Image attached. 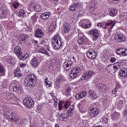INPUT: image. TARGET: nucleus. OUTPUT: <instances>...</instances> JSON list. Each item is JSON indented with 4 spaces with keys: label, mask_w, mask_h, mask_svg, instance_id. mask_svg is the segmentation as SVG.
Segmentation results:
<instances>
[{
    "label": "nucleus",
    "mask_w": 127,
    "mask_h": 127,
    "mask_svg": "<svg viewBox=\"0 0 127 127\" xmlns=\"http://www.w3.org/2000/svg\"><path fill=\"white\" fill-rule=\"evenodd\" d=\"M121 67H122V64L120 63H116L113 64L107 65L105 69L107 72L112 74V73H115V71H118Z\"/></svg>",
    "instance_id": "f257e3e1"
},
{
    "label": "nucleus",
    "mask_w": 127,
    "mask_h": 127,
    "mask_svg": "<svg viewBox=\"0 0 127 127\" xmlns=\"http://www.w3.org/2000/svg\"><path fill=\"white\" fill-rule=\"evenodd\" d=\"M52 46L54 49H59V48H61V47H62L61 38L58 34H56L54 39L52 40Z\"/></svg>",
    "instance_id": "f03ea898"
},
{
    "label": "nucleus",
    "mask_w": 127,
    "mask_h": 127,
    "mask_svg": "<svg viewBox=\"0 0 127 127\" xmlns=\"http://www.w3.org/2000/svg\"><path fill=\"white\" fill-rule=\"evenodd\" d=\"M81 71H82V69L78 66L73 67L71 70L69 74L71 79H75V78L81 73Z\"/></svg>",
    "instance_id": "7ed1b4c3"
},
{
    "label": "nucleus",
    "mask_w": 127,
    "mask_h": 127,
    "mask_svg": "<svg viewBox=\"0 0 127 127\" xmlns=\"http://www.w3.org/2000/svg\"><path fill=\"white\" fill-rule=\"evenodd\" d=\"M23 103L29 109H31L34 107V101L31 97H27L23 100Z\"/></svg>",
    "instance_id": "20e7f679"
},
{
    "label": "nucleus",
    "mask_w": 127,
    "mask_h": 127,
    "mask_svg": "<svg viewBox=\"0 0 127 127\" xmlns=\"http://www.w3.org/2000/svg\"><path fill=\"white\" fill-rule=\"evenodd\" d=\"M86 55L89 59L94 60V59H96L97 58V56H98V53L95 52L93 49H90L87 51Z\"/></svg>",
    "instance_id": "39448f33"
},
{
    "label": "nucleus",
    "mask_w": 127,
    "mask_h": 127,
    "mask_svg": "<svg viewBox=\"0 0 127 127\" xmlns=\"http://www.w3.org/2000/svg\"><path fill=\"white\" fill-rule=\"evenodd\" d=\"M94 75H95V72L92 70H89L83 73L81 79L82 80H89V79L92 78Z\"/></svg>",
    "instance_id": "423d86ee"
},
{
    "label": "nucleus",
    "mask_w": 127,
    "mask_h": 127,
    "mask_svg": "<svg viewBox=\"0 0 127 127\" xmlns=\"http://www.w3.org/2000/svg\"><path fill=\"white\" fill-rule=\"evenodd\" d=\"M63 67L64 68V70L67 71L69 69H71L73 67V62L71 61V59H68L66 60L63 65Z\"/></svg>",
    "instance_id": "0eeeda50"
},
{
    "label": "nucleus",
    "mask_w": 127,
    "mask_h": 127,
    "mask_svg": "<svg viewBox=\"0 0 127 127\" xmlns=\"http://www.w3.org/2000/svg\"><path fill=\"white\" fill-rule=\"evenodd\" d=\"M9 89L10 91H13L14 92H16L18 94H21V87L18 86H16V85L15 84L12 83L9 86Z\"/></svg>",
    "instance_id": "6e6552de"
},
{
    "label": "nucleus",
    "mask_w": 127,
    "mask_h": 127,
    "mask_svg": "<svg viewBox=\"0 0 127 127\" xmlns=\"http://www.w3.org/2000/svg\"><path fill=\"white\" fill-rule=\"evenodd\" d=\"M89 34L92 35V39L96 41L99 37V32L96 29H93L89 31Z\"/></svg>",
    "instance_id": "1a4fd4ad"
},
{
    "label": "nucleus",
    "mask_w": 127,
    "mask_h": 127,
    "mask_svg": "<svg viewBox=\"0 0 127 127\" xmlns=\"http://www.w3.org/2000/svg\"><path fill=\"white\" fill-rule=\"evenodd\" d=\"M90 111H91V112H89V114L91 118H94V117L98 116V115H99V113H100V110H99V109L93 107L90 108Z\"/></svg>",
    "instance_id": "9d476101"
},
{
    "label": "nucleus",
    "mask_w": 127,
    "mask_h": 127,
    "mask_svg": "<svg viewBox=\"0 0 127 127\" xmlns=\"http://www.w3.org/2000/svg\"><path fill=\"white\" fill-rule=\"evenodd\" d=\"M87 41V38L83 34V33H80L78 34V42L79 44H83Z\"/></svg>",
    "instance_id": "9b49d317"
},
{
    "label": "nucleus",
    "mask_w": 127,
    "mask_h": 127,
    "mask_svg": "<svg viewBox=\"0 0 127 127\" xmlns=\"http://www.w3.org/2000/svg\"><path fill=\"white\" fill-rule=\"evenodd\" d=\"M35 36L37 38H43L44 36V32L40 29H37L35 33Z\"/></svg>",
    "instance_id": "f8f14e48"
},
{
    "label": "nucleus",
    "mask_w": 127,
    "mask_h": 127,
    "mask_svg": "<svg viewBox=\"0 0 127 127\" xmlns=\"http://www.w3.org/2000/svg\"><path fill=\"white\" fill-rule=\"evenodd\" d=\"M37 81H31V80H25L24 84L27 87L29 88H33L35 85H36Z\"/></svg>",
    "instance_id": "ddd939ff"
},
{
    "label": "nucleus",
    "mask_w": 127,
    "mask_h": 127,
    "mask_svg": "<svg viewBox=\"0 0 127 127\" xmlns=\"http://www.w3.org/2000/svg\"><path fill=\"white\" fill-rule=\"evenodd\" d=\"M14 52L17 57L20 58L22 56V50L21 48L19 46L15 47L14 49Z\"/></svg>",
    "instance_id": "4468645a"
},
{
    "label": "nucleus",
    "mask_w": 127,
    "mask_h": 127,
    "mask_svg": "<svg viewBox=\"0 0 127 127\" xmlns=\"http://www.w3.org/2000/svg\"><path fill=\"white\" fill-rule=\"evenodd\" d=\"M51 15V12H45L44 13H42L40 15V18L41 19L43 20H48L50 17V15Z\"/></svg>",
    "instance_id": "2eb2a0df"
},
{
    "label": "nucleus",
    "mask_w": 127,
    "mask_h": 127,
    "mask_svg": "<svg viewBox=\"0 0 127 127\" xmlns=\"http://www.w3.org/2000/svg\"><path fill=\"white\" fill-rule=\"evenodd\" d=\"M115 41L117 42L126 41V37L123 35H116L115 37Z\"/></svg>",
    "instance_id": "dca6fc26"
},
{
    "label": "nucleus",
    "mask_w": 127,
    "mask_h": 127,
    "mask_svg": "<svg viewBox=\"0 0 127 127\" xmlns=\"http://www.w3.org/2000/svg\"><path fill=\"white\" fill-rule=\"evenodd\" d=\"M70 107V102L69 101H66L64 103V106L63 105L62 103H60L59 104V110L60 111L62 110L63 108L64 109H68Z\"/></svg>",
    "instance_id": "f3484780"
},
{
    "label": "nucleus",
    "mask_w": 127,
    "mask_h": 127,
    "mask_svg": "<svg viewBox=\"0 0 127 127\" xmlns=\"http://www.w3.org/2000/svg\"><path fill=\"white\" fill-rule=\"evenodd\" d=\"M64 32L65 34H67V33H69L70 32V30H71V25L68 23H65L64 25Z\"/></svg>",
    "instance_id": "a211bd4d"
},
{
    "label": "nucleus",
    "mask_w": 127,
    "mask_h": 127,
    "mask_svg": "<svg viewBox=\"0 0 127 127\" xmlns=\"http://www.w3.org/2000/svg\"><path fill=\"white\" fill-rule=\"evenodd\" d=\"M119 76L123 77L124 78H127V68L124 67L120 70L119 72Z\"/></svg>",
    "instance_id": "6ab92c4d"
},
{
    "label": "nucleus",
    "mask_w": 127,
    "mask_h": 127,
    "mask_svg": "<svg viewBox=\"0 0 127 127\" xmlns=\"http://www.w3.org/2000/svg\"><path fill=\"white\" fill-rule=\"evenodd\" d=\"M85 96H87V92L83 91L76 94L75 99H77V100H80V99H83V98H84Z\"/></svg>",
    "instance_id": "aec40b11"
},
{
    "label": "nucleus",
    "mask_w": 127,
    "mask_h": 127,
    "mask_svg": "<svg viewBox=\"0 0 127 127\" xmlns=\"http://www.w3.org/2000/svg\"><path fill=\"white\" fill-rule=\"evenodd\" d=\"M25 81H37L36 76L34 74H29L27 76Z\"/></svg>",
    "instance_id": "412c9836"
},
{
    "label": "nucleus",
    "mask_w": 127,
    "mask_h": 127,
    "mask_svg": "<svg viewBox=\"0 0 127 127\" xmlns=\"http://www.w3.org/2000/svg\"><path fill=\"white\" fill-rule=\"evenodd\" d=\"M38 57H34L33 58L31 61V64L33 66V67H37L38 66V60H37Z\"/></svg>",
    "instance_id": "4be33fe9"
},
{
    "label": "nucleus",
    "mask_w": 127,
    "mask_h": 127,
    "mask_svg": "<svg viewBox=\"0 0 127 127\" xmlns=\"http://www.w3.org/2000/svg\"><path fill=\"white\" fill-rule=\"evenodd\" d=\"M75 109V106L74 105H71L67 111L68 117H72L74 115V110Z\"/></svg>",
    "instance_id": "5701e85b"
},
{
    "label": "nucleus",
    "mask_w": 127,
    "mask_h": 127,
    "mask_svg": "<svg viewBox=\"0 0 127 127\" xmlns=\"http://www.w3.org/2000/svg\"><path fill=\"white\" fill-rule=\"evenodd\" d=\"M14 76L15 77H21L22 76V73H21V70L20 68H17L14 71Z\"/></svg>",
    "instance_id": "b1692460"
},
{
    "label": "nucleus",
    "mask_w": 127,
    "mask_h": 127,
    "mask_svg": "<svg viewBox=\"0 0 127 127\" xmlns=\"http://www.w3.org/2000/svg\"><path fill=\"white\" fill-rule=\"evenodd\" d=\"M117 13H118V10L116 8H112L110 9V11L109 12V15L110 16L114 17L115 15H117Z\"/></svg>",
    "instance_id": "393cba45"
},
{
    "label": "nucleus",
    "mask_w": 127,
    "mask_h": 127,
    "mask_svg": "<svg viewBox=\"0 0 127 127\" xmlns=\"http://www.w3.org/2000/svg\"><path fill=\"white\" fill-rule=\"evenodd\" d=\"M67 118H68V113L67 114L63 113L60 115V120H61V121H64L66 122L67 121Z\"/></svg>",
    "instance_id": "a878e982"
},
{
    "label": "nucleus",
    "mask_w": 127,
    "mask_h": 127,
    "mask_svg": "<svg viewBox=\"0 0 127 127\" xmlns=\"http://www.w3.org/2000/svg\"><path fill=\"white\" fill-rule=\"evenodd\" d=\"M34 8L35 11H36V12H38L40 11H41V7L40 6V5L38 4H36L34 6Z\"/></svg>",
    "instance_id": "bb28decb"
},
{
    "label": "nucleus",
    "mask_w": 127,
    "mask_h": 127,
    "mask_svg": "<svg viewBox=\"0 0 127 127\" xmlns=\"http://www.w3.org/2000/svg\"><path fill=\"white\" fill-rule=\"evenodd\" d=\"M74 5H75V9L77 11H79V10L82 8V3H74Z\"/></svg>",
    "instance_id": "cd10ccee"
},
{
    "label": "nucleus",
    "mask_w": 127,
    "mask_h": 127,
    "mask_svg": "<svg viewBox=\"0 0 127 127\" xmlns=\"http://www.w3.org/2000/svg\"><path fill=\"white\" fill-rule=\"evenodd\" d=\"M98 88L101 91H105L106 90V85L104 83H99L98 84Z\"/></svg>",
    "instance_id": "c85d7f7f"
},
{
    "label": "nucleus",
    "mask_w": 127,
    "mask_h": 127,
    "mask_svg": "<svg viewBox=\"0 0 127 127\" xmlns=\"http://www.w3.org/2000/svg\"><path fill=\"white\" fill-rule=\"evenodd\" d=\"M63 81V78L62 76H58L57 78V82L56 83H58L59 86H60V84L62 83Z\"/></svg>",
    "instance_id": "c756f323"
},
{
    "label": "nucleus",
    "mask_w": 127,
    "mask_h": 127,
    "mask_svg": "<svg viewBox=\"0 0 127 127\" xmlns=\"http://www.w3.org/2000/svg\"><path fill=\"white\" fill-rule=\"evenodd\" d=\"M20 38L22 41H26V40H27V38H28V36L27 35L23 34L21 35Z\"/></svg>",
    "instance_id": "7c9ffc66"
},
{
    "label": "nucleus",
    "mask_w": 127,
    "mask_h": 127,
    "mask_svg": "<svg viewBox=\"0 0 127 127\" xmlns=\"http://www.w3.org/2000/svg\"><path fill=\"white\" fill-rule=\"evenodd\" d=\"M89 96L91 98H92V100L94 99V97L96 96V93L94 90H89Z\"/></svg>",
    "instance_id": "2f4dec72"
},
{
    "label": "nucleus",
    "mask_w": 127,
    "mask_h": 127,
    "mask_svg": "<svg viewBox=\"0 0 127 127\" xmlns=\"http://www.w3.org/2000/svg\"><path fill=\"white\" fill-rule=\"evenodd\" d=\"M4 72L5 70L3 68V66L1 64H0V76L4 75Z\"/></svg>",
    "instance_id": "473e14b6"
},
{
    "label": "nucleus",
    "mask_w": 127,
    "mask_h": 127,
    "mask_svg": "<svg viewBox=\"0 0 127 127\" xmlns=\"http://www.w3.org/2000/svg\"><path fill=\"white\" fill-rule=\"evenodd\" d=\"M66 96H71V87H67L65 90Z\"/></svg>",
    "instance_id": "72a5a7b5"
},
{
    "label": "nucleus",
    "mask_w": 127,
    "mask_h": 127,
    "mask_svg": "<svg viewBox=\"0 0 127 127\" xmlns=\"http://www.w3.org/2000/svg\"><path fill=\"white\" fill-rule=\"evenodd\" d=\"M6 96H7V98L8 99H10L11 100V99H13V98H14V95H13V94L10 93H6Z\"/></svg>",
    "instance_id": "f704fd0d"
},
{
    "label": "nucleus",
    "mask_w": 127,
    "mask_h": 127,
    "mask_svg": "<svg viewBox=\"0 0 127 127\" xmlns=\"http://www.w3.org/2000/svg\"><path fill=\"white\" fill-rule=\"evenodd\" d=\"M24 14H25V11L24 10H20L18 13V15L19 17H21V16H24Z\"/></svg>",
    "instance_id": "c9c22d12"
},
{
    "label": "nucleus",
    "mask_w": 127,
    "mask_h": 127,
    "mask_svg": "<svg viewBox=\"0 0 127 127\" xmlns=\"http://www.w3.org/2000/svg\"><path fill=\"white\" fill-rule=\"evenodd\" d=\"M91 25H92V24L91 23L88 24H82L81 25V26L83 27V28L86 29V28H90Z\"/></svg>",
    "instance_id": "e433bc0d"
},
{
    "label": "nucleus",
    "mask_w": 127,
    "mask_h": 127,
    "mask_svg": "<svg viewBox=\"0 0 127 127\" xmlns=\"http://www.w3.org/2000/svg\"><path fill=\"white\" fill-rule=\"evenodd\" d=\"M123 51H124V48L118 49L116 50V53L118 55H122V54H123Z\"/></svg>",
    "instance_id": "4c0bfd02"
},
{
    "label": "nucleus",
    "mask_w": 127,
    "mask_h": 127,
    "mask_svg": "<svg viewBox=\"0 0 127 127\" xmlns=\"http://www.w3.org/2000/svg\"><path fill=\"white\" fill-rule=\"evenodd\" d=\"M40 53H43V54H46V55H49V53L45 50V49L42 48L41 50H40Z\"/></svg>",
    "instance_id": "58836bf2"
},
{
    "label": "nucleus",
    "mask_w": 127,
    "mask_h": 127,
    "mask_svg": "<svg viewBox=\"0 0 127 127\" xmlns=\"http://www.w3.org/2000/svg\"><path fill=\"white\" fill-rule=\"evenodd\" d=\"M53 99L54 101L55 107L56 108L57 107V105H58V100L55 96H53Z\"/></svg>",
    "instance_id": "ea45409f"
},
{
    "label": "nucleus",
    "mask_w": 127,
    "mask_h": 127,
    "mask_svg": "<svg viewBox=\"0 0 127 127\" xmlns=\"http://www.w3.org/2000/svg\"><path fill=\"white\" fill-rule=\"evenodd\" d=\"M29 56V55H28V54H25L24 56H21V57H20L19 60H25V59H27V58H28Z\"/></svg>",
    "instance_id": "a19ab883"
},
{
    "label": "nucleus",
    "mask_w": 127,
    "mask_h": 127,
    "mask_svg": "<svg viewBox=\"0 0 127 127\" xmlns=\"http://www.w3.org/2000/svg\"><path fill=\"white\" fill-rule=\"evenodd\" d=\"M45 83L46 84V86H47L48 87H50L51 86V82L48 80V79H45Z\"/></svg>",
    "instance_id": "79ce46f5"
},
{
    "label": "nucleus",
    "mask_w": 127,
    "mask_h": 127,
    "mask_svg": "<svg viewBox=\"0 0 127 127\" xmlns=\"http://www.w3.org/2000/svg\"><path fill=\"white\" fill-rule=\"evenodd\" d=\"M76 7L75 5V3H74L73 5H72L70 7V11H74L76 10Z\"/></svg>",
    "instance_id": "37998d69"
},
{
    "label": "nucleus",
    "mask_w": 127,
    "mask_h": 127,
    "mask_svg": "<svg viewBox=\"0 0 127 127\" xmlns=\"http://www.w3.org/2000/svg\"><path fill=\"white\" fill-rule=\"evenodd\" d=\"M122 56H127V50L125 49V48H123V51L122 52Z\"/></svg>",
    "instance_id": "c03bdc74"
},
{
    "label": "nucleus",
    "mask_w": 127,
    "mask_h": 127,
    "mask_svg": "<svg viewBox=\"0 0 127 127\" xmlns=\"http://www.w3.org/2000/svg\"><path fill=\"white\" fill-rule=\"evenodd\" d=\"M49 29L52 31H54V30H55V26H54V24H52V25H51Z\"/></svg>",
    "instance_id": "a18cd8bd"
},
{
    "label": "nucleus",
    "mask_w": 127,
    "mask_h": 127,
    "mask_svg": "<svg viewBox=\"0 0 127 127\" xmlns=\"http://www.w3.org/2000/svg\"><path fill=\"white\" fill-rule=\"evenodd\" d=\"M108 119L107 118V117H103L102 118V123L104 124H107L108 123Z\"/></svg>",
    "instance_id": "49530a36"
},
{
    "label": "nucleus",
    "mask_w": 127,
    "mask_h": 127,
    "mask_svg": "<svg viewBox=\"0 0 127 127\" xmlns=\"http://www.w3.org/2000/svg\"><path fill=\"white\" fill-rule=\"evenodd\" d=\"M120 17H121V19H126L127 16H126V14L122 13L120 15Z\"/></svg>",
    "instance_id": "de8ad7c7"
},
{
    "label": "nucleus",
    "mask_w": 127,
    "mask_h": 127,
    "mask_svg": "<svg viewBox=\"0 0 127 127\" xmlns=\"http://www.w3.org/2000/svg\"><path fill=\"white\" fill-rule=\"evenodd\" d=\"M123 104H124V101L123 100L119 101L118 103L119 107H120V108H123Z\"/></svg>",
    "instance_id": "09e8293b"
},
{
    "label": "nucleus",
    "mask_w": 127,
    "mask_h": 127,
    "mask_svg": "<svg viewBox=\"0 0 127 127\" xmlns=\"http://www.w3.org/2000/svg\"><path fill=\"white\" fill-rule=\"evenodd\" d=\"M123 115L124 116H125V117H127V104L126 105V109L124 110V111L123 112Z\"/></svg>",
    "instance_id": "8fccbe9b"
},
{
    "label": "nucleus",
    "mask_w": 127,
    "mask_h": 127,
    "mask_svg": "<svg viewBox=\"0 0 127 127\" xmlns=\"http://www.w3.org/2000/svg\"><path fill=\"white\" fill-rule=\"evenodd\" d=\"M105 25V23H98L97 24L98 27H100L101 28V27H103Z\"/></svg>",
    "instance_id": "3c124183"
},
{
    "label": "nucleus",
    "mask_w": 127,
    "mask_h": 127,
    "mask_svg": "<svg viewBox=\"0 0 127 127\" xmlns=\"http://www.w3.org/2000/svg\"><path fill=\"white\" fill-rule=\"evenodd\" d=\"M79 13V14H80V15H83V14H84V13H85V11L82 8H81V9H80Z\"/></svg>",
    "instance_id": "603ef678"
},
{
    "label": "nucleus",
    "mask_w": 127,
    "mask_h": 127,
    "mask_svg": "<svg viewBox=\"0 0 127 127\" xmlns=\"http://www.w3.org/2000/svg\"><path fill=\"white\" fill-rule=\"evenodd\" d=\"M113 23H114V21L111 20L110 22L106 23V26H111Z\"/></svg>",
    "instance_id": "864d4df0"
},
{
    "label": "nucleus",
    "mask_w": 127,
    "mask_h": 127,
    "mask_svg": "<svg viewBox=\"0 0 127 127\" xmlns=\"http://www.w3.org/2000/svg\"><path fill=\"white\" fill-rule=\"evenodd\" d=\"M20 67H21V68H22L23 69L25 68V67H26V64L21 63L20 64Z\"/></svg>",
    "instance_id": "5fc2aeb1"
},
{
    "label": "nucleus",
    "mask_w": 127,
    "mask_h": 127,
    "mask_svg": "<svg viewBox=\"0 0 127 127\" xmlns=\"http://www.w3.org/2000/svg\"><path fill=\"white\" fill-rule=\"evenodd\" d=\"M10 119H11L12 121H15L16 118H15V116L13 115H11L10 116H9Z\"/></svg>",
    "instance_id": "6e6d98bb"
},
{
    "label": "nucleus",
    "mask_w": 127,
    "mask_h": 127,
    "mask_svg": "<svg viewBox=\"0 0 127 127\" xmlns=\"http://www.w3.org/2000/svg\"><path fill=\"white\" fill-rule=\"evenodd\" d=\"M14 122H15L16 124H17V125H19V124H20V120H19V119H17L16 118V119H15V120H14Z\"/></svg>",
    "instance_id": "4d7b16f0"
},
{
    "label": "nucleus",
    "mask_w": 127,
    "mask_h": 127,
    "mask_svg": "<svg viewBox=\"0 0 127 127\" xmlns=\"http://www.w3.org/2000/svg\"><path fill=\"white\" fill-rule=\"evenodd\" d=\"M14 59H13V58H12L11 57L9 58V60H10V61H9L10 62V64H13V63H14V62H13V60Z\"/></svg>",
    "instance_id": "13d9d810"
},
{
    "label": "nucleus",
    "mask_w": 127,
    "mask_h": 127,
    "mask_svg": "<svg viewBox=\"0 0 127 127\" xmlns=\"http://www.w3.org/2000/svg\"><path fill=\"white\" fill-rule=\"evenodd\" d=\"M117 59H115V58H111V60H110V62L111 63H114V62H116Z\"/></svg>",
    "instance_id": "bf43d9fd"
},
{
    "label": "nucleus",
    "mask_w": 127,
    "mask_h": 127,
    "mask_svg": "<svg viewBox=\"0 0 127 127\" xmlns=\"http://www.w3.org/2000/svg\"><path fill=\"white\" fill-rule=\"evenodd\" d=\"M118 91V89L117 88H115L113 91H112V94H117V92Z\"/></svg>",
    "instance_id": "052dcab7"
},
{
    "label": "nucleus",
    "mask_w": 127,
    "mask_h": 127,
    "mask_svg": "<svg viewBox=\"0 0 127 127\" xmlns=\"http://www.w3.org/2000/svg\"><path fill=\"white\" fill-rule=\"evenodd\" d=\"M13 6L14 7V8H17V6H19V4L17 3V4H13Z\"/></svg>",
    "instance_id": "680f3d73"
},
{
    "label": "nucleus",
    "mask_w": 127,
    "mask_h": 127,
    "mask_svg": "<svg viewBox=\"0 0 127 127\" xmlns=\"http://www.w3.org/2000/svg\"><path fill=\"white\" fill-rule=\"evenodd\" d=\"M85 103H86V100H83L81 102L80 104L81 105H84Z\"/></svg>",
    "instance_id": "e2e57ef3"
},
{
    "label": "nucleus",
    "mask_w": 127,
    "mask_h": 127,
    "mask_svg": "<svg viewBox=\"0 0 127 127\" xmlns=\"http://www.w3.org/2000/svg\"><path fill=\"white\" fill-rule=\"evenodd\" d=\"M27 122V119H24V121H23V124L24 125H26V124H27V123L25 122Z\"/></svg>",
    "instance_id": "0e129e2a"
},
{
    "label": "nucleus",
    "mask_w": 127,
    "mask_h": 127,
    "mask_svg": "<svg viewBox=\"0 0 127 127\" xmlns=\"http://www.w3.org/2000/svg\"><path fill=\"white\" fill-rule=\"evenodd\" d=\"M119 88H120V84H117L116 86V89H117V90H118V89H119Z\"/></svg>",
    "instance_id": "69168bd1"
},
{
    "label": "nucleus",
    "mask_w": 127,
    "mask_h": 127,
    "mask_svg": "<svg viewBox=\"0 0 127 127\" xmlns=\"http://www.w3.org/2000/svg\"><path fill=\"white\" fill-rule=\"evenodd\" d=\"M112 118H113V119H114V120H116V119H117V117L115 116V114H112Z\"/></svg>",
    "instance_id": "338daca9"
},
{
    "label": "nucleus",
    "mask_w": 127,
    "mask_h": 127,
    "mask_svg": "<svg viewBox=\"0 0 127 127\" xmlns=\"http://www.w3.org/2000/svg\"><path fill=\"white\" fill-rule=\"evenodd\" d=\"M108 26H107V24H106L105 27H103V29H108Z\"/></svg>",
    "instance_id": "774afa93"
}]
</instances>
